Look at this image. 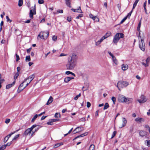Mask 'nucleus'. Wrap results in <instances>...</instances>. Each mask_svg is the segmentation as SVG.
<instances>
[{"label": "nucleus", "instance_id": "nucleus-1", "mask_svg": "<svg viewBox=\"0 0 150 150\" xmlns=\"http://www.w3.org/2000/svg\"><path fill=\"white\" fill-rule=\"evenodd\" d=\"M77 57L75 54H73L68 58V62L66 65L67 69L72 70L74 69L76 64Z\"/></svg>", "mask_w": 150, "mask_h": 150}, {"label": "nucleus", "instance_id": "nucleus-2", "mask_svg": "<svg viewBox=\"0 0 150 150\" xmlns=\"http://www.w3.org/2000/svg\"><path fill=\"white\" fill-rule=\"evenodd\" d=\"M124 37V35L122 33H117L115 35L113 40V42L117 45L119 40L121 38H123Z\"/></svg>", "mask_w": 150, "mask_h": 150}, {"label": "nucleus", "instance_id": "nucleus-3", "mask_svg": "<svg viewBox=\"0 0 150 150\" xmlns=\"http://www.w3.org/2000/svg\"><path fill=\"white\" fill-rule=\"evenodd\" d=\"M129 84V83L126 81H119L117 83V86L119 90L120 91L121 88L126 87Z\"/></svg>", "mask_w": 150, "mask_h": 150}, {"label": "nucleus", "instance_id": "nucleus-4", "mask_svg": "<svg viewBox=\"0 0 150 150\" xmlns=\"http://www.w3.org/2000/svg\"><path fill=\"white\" fill-rule=\"evenodd\" d=\"M118 100L119 102L129 103V101L128 98H126L124 96L119 94L118 97Z\"/></svg>", "mask_w": 150, "mask_h": 150}, {"label": "nucleus", "instance_id": "nucleus-5", "mask_svg": "<svg viewBox=\"0 0 150 150\" xmlns=\"http://www.w3.org/2000/svg\"><path fill=\"white\" fill-rule=\"evenodd\" d=\"M49 32L48 31L41 32L38 36V38H40L42 39H46L48 37Z\"/></svg>", "mask_w": 150, "mask_h": 150}, {"label": "nucleus", "instance_id": "nucleus-6", "mask_svg": "<svg viewBox=\"0 0 150 150\" xmlns=\"http://www.w3.org/2000/svg\"><path fill=\"white\" fill-rule=\"evenodd\" d=\"M36 14V6L35 4L33 8V9L30 11L29 13L30 17L31 19L33 18V15H35Z\"/></svg>", "mask_w": 150, "mask_h": 150}, {"label": "nucleus", "instance_id": "nucleus-7", "mask_svg": "<svg viewBox=\"0 0 150 150\" xmlns=\"http://www.w3.org/2000/svg\"><path fill=\"white\" fill-rule=\"evenodd\" d=\"M137 101L140 103H144L147 101V99L144 95H141L140 99L137 100Z\"/></svg>", "mask_w": 150, "mask_h": 150}, {"label": "nucleus", "instance_id": "nucleus-8", "mask_svg": "<svg viewBox=\"0 0 150 150\" xmlns=\"http://www.w3.org/2000/svg\"><path fill=\"white\" fill-rule=\"evenodd\" d=\"M19 130H17L9 134L6 136L4 139V143H6L8 139L9 138L11 137V136L15 133V132H17Z\"/></svg>", "mask_w": 150, "mask_h": 150}, {"label": "nucleus", "instance_id": "nucleus-9", "mask_svg": "<svg viewBox=\"0 0 150 150\" xmlns=\"http://www.w3.org/2000/svg\"><path fill=\"white\" fill-rule=\"evenodd\" d=\"M139 47L140 49L143 51H144L145 50V48H144V44H143V40L141 39V41L140 42H139Z\"/></svg>", "mask_w": 150, "mask_h": 150}, {"label": "nucleus", "instance_id": "nucleus-10", "mask_svg": "<svg viewBox=\"0 0 150 150\" xmlns=\"http://www.w3.org/2000/svg\"><path fill=\"white\" fill-rule=\"evenodd\" d=\"M32 130L30 128H28L26 129L23 133V135L26 136L29 134H30Z\"/></svg>", "mask_w": 150, "mask_h": 150}, {"label": "nucleus", "instance_id": "nucleus-11", "mask_svg": "<svg viewBox=\"0 0 150 150\" xmlns=\"http://www.w3.org/2000/svg\"><path fill=\"white\" fill-rule=\"evenodd\" d=\"M135 121L138 123H141L143 122H144V120L142 118L137 117L135 119Z\"/></svg>", "mask_w": 150, "mask_h": 150}, {"label": "nucleus", "instance_id": "nucleus-12", "mask_svg": "<svg viewBox=\"0 0 150 150\" xmlns=\"http://www.w3.org/2000/svg\"><path fill=\"white\" fill-rule=\"evenodd\" d=\"M81 127H78L73 131V132H74V134H75L83 130L81 129Z\"/></svg>", "mask_w": 150, "mask_h": 150}, {"label": "nucleus", "instance_id": "nucleus-13", "mask_svg": "<svg viewBox=\"0 0 150 150\" xmlns=\"http://www.w3.org/2000/svg\"><path fill=\"white\" fill-rule=\"evenodd\" d=\"M35 76V75L34 74H33L30 75L28 78L25 79V81H27L28 80V81L29 79H30V82H31L32 80L34 78Z\"/></svg>", "mask_w": 150, "mask_h": 150}, {"label": "nucleus", "instance_id": "nucleus-14", "mask_svg": "<svg viewBox=\"0 0 150 150\" xmlns=\"http://www.w3.org/2000/svg\"><path fill=\"white\" fill-rule=\"evenodd\" d=\"M111 34V33L110 32H107L101 38H103V40L107 38L108 37H109Z\"/></svg>", "mask_w": 150, "mask_h": 150}, {"label": "nucleus", "instance_id": "nucleus-15", "mask_svg": "<svg viewBox=\"0 0 150 150\" xmlns=\"http://www.w3.org/2000/svg\"><path fill=\"white\" fill-rule=\"evenodd\" d=\"M71 0H65V4L69 8H71Z\"/></svg>", "mask_w": 150, "mask_h": 150}, {"label": "nucleus", "instance_id": "nucleus-16", "mask_svg": "<svg viewBox=\"0 0 150 150\" xmlns=\"http://www.w3.org/2000/svg\"><path fill=\"white\" fill-rule=\"evenodd\" d=\"M71 10L72 11H73L75 12H77V11H78V12L79 13H82V10L81 9V7L80 6H79L78 8L76 9H75L74 8H72L71 9Z\"/></svg>", "mask_w": 150, "mask_h": 150}, {"label": "nucleus", "instance_id": "nucleus-17", "mask_svg": "<svg viewBox=\"0 0 150 150\" xmlns=\"http://www.w3.org/2000/svg\"><path fill=\"white\" fill-rule=\"evenodd\" d=\"M15 83V81H14L11 84L7 85L6 86V88L7 89H9L10 88L12 87L14 85Z\"/></svg>", "mask_w": 150, "mask_h": 150}, {"label": "nucleus", "instance_id": "nucleus-18", "mask_svg": "<svg viewBox=\"0 0 150 150\" xmlns=\"http://www.w3.org/2000/svg\"><path fill=\"white\" fill-rule=\"evenodd\" d=\"M128 68V66L127 64H123L122 65V69L124 71L127 70Z\"/></svg>", "mask_w": 150, "mask_h": 150}, {"label": "nucleus", "instance_id": "nucleus-19", "mask_svg": "<svg viewBox=\"0 0 150 150\" xmlns=\"http://www.w3.org/2000/svg\"><path fill=\"white\" fill-rule=\"evenodd\" d=\"M53 101V98L51 96H50L46 103V105H49Z\"/></svg>", "mask_w": 150, "mask_h": 150}, {"label": "nucleus", "instance_id": "nucleus-20", "mask_svg": "<svg viewBox=\"0 0 150 150\" xmlns=\"http://www.w3.org/2000/svg\"><path fill=\"white\" fill-rule=\"evenodd\" d=\"M146 134V132L143 130H141L139 132V135L142 137H144Z\"/></svg>", "mask_w": 150, "mask_h": 150}, {"label": "nucleus", "instance_id": "nucleus-21", "mask_svg": "<svg viewBox=\"0 0 150 150\" xmlns=\"http://www.w3.org/2000/svg\"><path fill=\"white\" fill-rule=\"evenodd\" d=\"M88 134V132H85V133H84L83 134H81L80 135H79V136L75 137L74 140V139H76L77 138H79V137H83V136H86V135H87Z\"/></svg>", "mask_w": 150, "mask_h": 150}, {"label": "nucleus", "instance_id": "nucleus-22", "mask_svg": "<svg viewBox=\"0 0 150 150\" xmlns=\"http://www.w3.org/2000/svg\"><path fill=\"white\" fill-rule=\"evenodd\" d=\"M127 120L125 118H123V120H122V126L121 127V128L125 126L127 124Z\"/></svg>", "mask_w": 150, "mask_h": 150}, {"label": "nucleus", "instance_id": "nucleus-23", "mask_svg": "<svg viewBox=\"0 0 150 150\" xmlns=\"http://www.w3.org/2000/svg\"><path fill=\"white\" fill-rule=\"evenodd\" d=\"M103 41V38H101L100 40L96 42L95 45L96 46H98Z\"/></svg>", "mask_w": 150, "mask_h": 150}, {"label": "nucleus", "instance_id": "nucleus-24", "mask_svg": "<svg viewBox=\"0 0 150 150\" xmlns=\"http://www.w3.org/2000/svg\"><path fill=\"white\" fill-rule=\"evenodd\" d=\"M89 17L93 19V20H94L96 18H97L98 20V21L99 19H98V18L96 16H94L93 15H92V14H90L89 15Z\"/></svg>", "mask_w": 150, "mask_h": 150}, {"label": "nucleus", "instance_id": "nucleus-25", "mask_svg": "<svg viewBox=\"0 0 150 150\" xmlns=\"http://www.w3.org/2000/svg\"><path fill=\"white\" fill-rule=\"evenodd\" d=\"M109 107L108 103H106L104 105L103 108V110H105L107 109Z\"/></svg>", "mask_w": 150, "mask_h": 150}, {"label": "nucleus", "instance_id": "nucleus-26", "mask_svg": "<svg viewBox=\"0 0 150 150\" xmlns=\"http://www.w3.org/2000/svg\"><path fill=\"white\" fill-rule=\"evenodd\" d=\"M70 81L69 77H67L64 78V81L66 83H67Z\"/></svg>", "mask_w": 150, "mask_h": 150}, {"label": "nucleus", "instance_id": "nucleus-27", "mask_svg": "<svg viewBox=\"0 0 150 150\" xmlns=\"http://www.w3.org/2000/svg\"><path fill=\"white\" fill-rule=\"evenodd\" d=\"M30 56L29 55L25 57V61L26 62H29L30 61Z\"/></svg>", "mask_w": 150, "mask_h": 150}, {"label": "nucleus", "instance_id": "nucleus-28", "mask_svg": "<svg viewBox=\"0 0 150 150\" xmlns=\"http://www.w3.org/2000/svg\"><path fill=\"white\" fill-rule=\"evenodd\" d=\"M23 0H19L18 5L19 6H21L23 5Z\"/></svg>", "mask_w": 150, "mask_h": 150}, {"label": "nucleus", "instance_id": "nucleus-29", "mask_svg": "<svg viewBox=\"0 0 150 150\" xmlns=\"http://www.w3.org/2000/svg\"><path fill=\"white\" fill-rule=\"evenodd\" d=\"M38 116V115L37 114L35 115L33 117V118L32 119L31 122H33L37 118Z\"/></svg>", "mask_w": 150, "mask_h": 150}, {"label": "nucleus", "instance_id": "nucleus-30", "mask_svg": "<svg viewBox=\"0 0 150 150\" xmlns=\"http://www.w3.org/2000/svg\"><path fill=\"white\" fill-rule=\"evenodd\" d=\"M141 21H140L138 25V27L137 28V30L138 31H139L140 30V28L141 26Z\"/></svg>", "mask_w": 150, "mask_h": 150}, {"label": "nucleus", "instance_id": "nucleus-31", "mask_svg": "<svg viewBox=\"0 0 150 150\" xmlns=\"http://www.w3.org/2000/svg\"><path fill=\"white\" fill-rule=\"evenodd\" d=\"M95 146L93 144L91 145L89 150H94Z\"/></svg>", "mask_w": 150, "mask_h": 150}, {"label": "nucleus", "instance_id": "nucleus-32", "mask_svg": "<svg viewBox=\"0 0 150 150\" xmlns=\"http://www.w3.org/2000/svg\"><path fill=\"white\" fill-rule=\"evenodd\" d=\"M111 99L113 102V104H115L116 100V98L115 97L113 96L112 97Z\"/></svg>", "mask_w": 150, "mask_h": 150}, {"label": "nucleus", "instance_id": "nucleus-33", "mask_svg": "<svg viewBox=\"0 0 150 150\" xmlns=\"http://www.w3.org/2000/svg\"><path fill=\"white\" fill-rule=\"evenodd\" d=\"M54 117H60V114L59 113H56L55 115H54Z\"/></svg>", "mask_w": 150, "mask_h": 150}, {"label": "nucleus", "instance_id": "nucleus-34", "mask_svg": "<svg viewBox=\"0 0 150 150\" xmlns=\"http://www.w3.org/2000/svg\"><path fill=\"white\" fill-rule=\"evenodd\" d=\"M63 10H57V12H56V13H54V14H57L58 13H63Z\"/></svg>", "mask_w": 150, "mask_h": 150}, {"label": "nucleus", "instance_id": "nucleus-35", "mask_svg": "<svg viewBox=\"0 0 150 150\" xmlns=\"http://www.w3.org/2000/svg\"><path fill=\"white\" fill-rule=\"evenodd\" d=\"M116 133H117V132L116 131H114V132H113V133L112 134V137H111V139H112L115 137L116 134Z\"/></svg>", "mask_w": 150, "mask_h": 150}, {"label": "nucleus", "instance_id": "nucleus-36", "mask_svg": "<svg viewBox=\"0 0 150 150\" xmlns=\"http://www.w3.org/2000/svg\"><path fill=\"white\" fill-rule=\"evenodd\" d=\"M20 134H18L16 136H15L12 139V141L14 140H16L19 136Z\"/></svg>", "mask_w": 150, "mask_h": 150}, {"label": "nucleus", "instance_id": "nucleus-37", "mask_svg": "<svg viewBox=\"0 0 150 150\" xmlns=\"http://www.w3.org/2000/svg\"><path fill=\"white\" fill-rule=\"evenodd\" d=\"M50 121L48 122H47V124L48 125H53V122L52 119L50 120Z\"/></svg>", "mask_w": 150, "mask_h": 150}, {"label": "nucleus", "instance_id": "nucleus-38", "mask_svg": "<svg viewBox=\"0 0 150 150\" xmlns=\"http://www.w3.org/2000/svg\"><path fill=\"white\" fill-rule=\"evenodd\" d=\"M150 59V58L149 57H148L147 58L146 60V62L147 63V66H149V62Z\"/></svg>", "mask_w": 150, "mask_h": 150}, {"label": "nucleus", "instance_id": "nucleus-39", "mask_svg": "<svg viewBox=\"0 0 150 150\" xmlns=\"http://www.w3.org/2000/svg\"><path fill=\"white\" fill-rule=\"evenodd\" d=\"M138 2L137 1H135V2H134V4H133L132 9H134L137 6Z\"/></svg>", "mask_w": 150, "mask_h": 150}, {"label": "nucleus", "instance_id": "nucleus-40", "mask_svg": "<svg viewBox=\"0 0 150 150\" xmlns=\"http://www.w3.org/2000/svg\"><path fill=\"white\" fill-rule=\"evenodd\" d=\"M127 18V16H126L125 18H124L120 22V24H122L123 22H124Z\"/></svg>", "mask_w": 150, "mask_h": 150}, {"label": "nucleus", "instance_id": "nucleus-41", "mask_svg": "<svg viewBox=\"0 0 150 150\" xmlns=\"http://www.w3.org/2000/svg\"><path fill=\"white\" fill-rule=\"evenodd\" d=\"M81 94L80 93L79 95H77L74 98V100H77L78 99V98L81 96Z\"/></svg>", "mask_w": 150, "mask_h": 150}, {"label": "nucleus", "instance_id": "nucleus-42", "mask_svg": "<svg viewBox=\"0 0 150 150\" xmlns=\"http://www.w3.org/2000/svg\"><path fill=\"white\" fill-rule=\"evenodd\" d=\"M113 62L115 63L116 65L117 64V61L116 59V58L115 57V58L112 59Z\"/></svg>", "mask_w": 150, "mask_h": 150}, {"label": "nucleus", "instance_id": "nucleus-43", "mask_svg": "<svg viewBox=\"0 0 150 150\" xmlns=\"http://www.w3.org/2000/svg\"><path fill=\"white\" fill-rule=\"evenodd\" d=\"M6 148L5 146L4 145H3L0 147V150H4Z\"/></svg>", "mask_w": 150, "mask_h": 150}, {"label": "nucleus", "instance_id": "nucleus-44", "mask_svg": "<svg viewBox=\"0 0 150 150\" xmlns=\"http://www.w3.org/2000/svg\"><path fill=\"white\" fill-rule=\"evenodd\" d=\"M12 141H11L10 142H8L6 144L4 145L6 147L7 146H9L12 144Z\"/></svg>", "mask_w": 150, "mask_h": 150}, {"label": "nucleus", "instance_id": "nucleus-45", "mask_svg": "<svg viewBox=\"0 0 150 150\" xmlns=\"http://www.w3.org/2000/svg\"><path fill=\"white\" fill-rule=\"evenodd\" d=\"M146 145L148 146H150V140H146Z\"/></svg>", "mask_w": 150, "mask_h": 150}, {"label": "nucleus", "instance_id": "nucleus-46", "mask_svg": "<svg viewBox=\"0 0 150 150\" xmlns=\"http://www.w3.org/2000/svg\"><path fill=\"white\" fill-rule=\"evenodd\" d=\"M6 18L7 19V22H9L10 23H11L12 21L9 19L8 16H6Z\"/></svg>", "mask_w": 150, "mask_h": 150}, {"label": "nucleus", "instance_id": "nucleus-47", "mask_svg": "<svg viewBox=\"0 0 150 150\" xmlns=\"http://www.w3.org/2000/svg\"><path fill=\"white\" fill-rule=\"evenodd\" d=\"M108 54H109V55L111 56L112 59L115 58V57L110 52V51H108Z\"/></svg>", "mask_w": 150, "mask_h": 150}, {"label": "nucleus", "instance_id": "nucleus-48", "mask_svg": "<svg viewBox=\"0 0 150 150\" xmlns=\"http://www.w3.org/2000/svg\"><path fill=\"white\" fill-rule=\"evenodd\" d=\"M83 16V15L82 14H80L76 17V18L77 19H79L80 18L82 17Z\"/></svg>", "mask_w": 150, "mask_h": 150}, {"label": "nucleus", "instance_id": "nucleus-49", "mask_svg": "<svg viewBox=\"0 0 150 150\" xmlns=\"http://www.w3.org/2000/svg\"><path fill=\"white\" fill-rule=\"evenodd\" d=\"M88 86L84 87L83 86L82 88L83 91H86L88 89Z\"/></svg>", "mask_w": 150, "mask_h": 150}, {"label": "nucleus", "instance_id": "nucleus-50", "mask_svg": "<svg viewBox=\"0 0 150 150\" xmlns=\"http://www.w3.org/2000/svg\"><path fill=\"white\" fill-rule=\"evenodd\" d=\"M67 20L69 22H70L72 20L71 17V16H68L67 17Z\"/></svg>", "mask_w": 150, "mask_h": 150}, {"label": "nucleus", "instance_id": "nucleus-51", "mask_svg": "<svg viewBox=\"0 0 150 150\" xmlns=\"http://www.w3.org/2000/svg\"><path fill=\"white\" fill-rule=\"evenodd\" d=\"M10 121V119H6L5 121V123H6V124H8L9 123Z\"/></svg>", "mask_w": 150, "mask_h": 150}, {"label": "nucleus", "instance_id": "nucleus-52", "mask_svg": "<svg viewBox=\"0 0 150 150\" xmlns=\"http://www.w3.org/2000/svg\"><path fill=\"white\" fill-rule=\"evenodd\" d=\"M16 61L17 62L20 59L19 56L17 54H16Z\"/></svg>", "mask_w": 150, "mask_h": 150}, {"label": "nucleus", "instance_id": "nucleus-53", "mask_svg": "<svg viewBox=\"0 0 150 150\" xmlns=\"http://www.w3.org/2000/svg\"><path fill=\"white\" fill-rule=\"evenodd\" d=\"M57 36L55 35H54L53 36L52 39L54 41H56L57 40Z\"/></svg>", "mask_w": 150, "mask_h": 150}, {"label": "nucleus", "instance_id": "nucleus-54", "mask_svg": "<svg viewBox=\"0 0 150 150\" xmlns=\"http://www.w3.org/2000/svg\"><path fill=\"white\" fill-rule=\"evenodd\" d=\"M145 127L146 129H148L149 131L150 130V127L148 125H145L144 126Z\"/></svg>", "mask_w": 150, "mask_h": 150}, {"label": "nucleus", "instance_id": "nucleus-55", "mask_svg": "<svg viewBox=\"0 0 150 150\" xmlns=\"http://www.w3.org/2000/svg\"><path fill=\"white\" fill-rule=\"evenodd\" d=\"M26 81H25V80L23 81L19 86V88H20L21 87L23 86V83H24Z\"/></svg>", "mask_w": 150, "mask_h": 150}, {"label": "nucleus", "instance_id": "nucleus-56", "mask_svg": "<svg viewBox=\"0 0 150 150\" xmlns=\"http://www.w3.org/2000/svg\"><path fill=\"white\" fill-rule=\"evenodd\" d=\"M38 2L39 4H42L44 3L43 0H38Z\"/></svg>", "mask_w": 150, "mask_h": 150}, {"label": "nucleus", "instance_id": "nucleus-57", "mask_svg": "<svg viewBox=\"0 0 150 150\" xmlns=\"http://www.w3.org/2000/svg\"><path fill=\"white\" fill-rule=\"evenodd\" d=\"M37 126V125H33L30 128L32 130Z\"/></svg>", "mask_w": 150, "mask_h": 150}, {"label": "nucleus", "instance_id": "nucleus-58", "mask_svg": "<svg viewBox=\"0 0 150 150\" xmlns=\"http://www.w3.org/2000/svg\"><path fill=\"white\" fill-rule=\"evenodd\" d=\"M91 105V104L89 102H88L87 103V107L89 108L90 107Z\"/></svg>", "mask_w": 150, "mask_h": 150}, {"label": "nucleus", "instance_id": "nucleus-59", "mask_svg": "<svg viewBox=\"0 0 150 150\" xmlns=\"http://www.w3.org/2000/svg\"><path fill=\"white\" fill-rule=\"evenodd\" d=\"M24 89L21 88V89H20V88H18V90H17V92L18 93H20L21 91H22Z\"/></svg>", "mask_w": 150, "mask_h": 150}, {"label": "nucleus", "instance_id": "nucleus-60", "mask_svg": "<svg viewBox=\"0 0 150 150\" xmlns=\"http://www.w3.org/2000/svg\"><path fill=\"white\" fill-rule=\"evenodd\" d=\"M85 118L83 117L79 120V121H85Z\"/></svg>", "mask_w": 150, "mask_h": 150}, {"label": "nucleus", "instance_id": "nucleus-61", "mask_svg": "<svg viewBox=\"0 0 150 150\" xmlns=\"http://www.w3.org/2000/svg\"><path fill=\"white\" fill-rule=\"evenodd\" d=\"M52 121L53 122H55L59 121V119H52Z\"/></svg>", "mask_w": 150, "mask_h": 150}, {"label": "nucleus", "instance_id": "nucleus-62", "mask_svg": "<svg viewBox=\"0 0 150 150\" xmlns=\"http://www.w3.org/2000/svg\"><path fill=\"white\" fill-rule=\"evenodd\" d=\"M71 72L70 71H67L65 72V74L67 75L71 74Z\"/></svg>", "mask_w": 150, "mask_h": 150}, {"label": "nucleus", "instance_id": "nucleus-63", "mask_svg": "<svg viewBox=\"0 0 150 150\" xmlns=\"http://www.w3.org/2000/svg\"><path fill=\"white\" fill-rule=\"evenodd\" d=\"M47 117V116H42L41 118V120H44V119H45Z\"/></svg>", "mask_w": 150, "mask_h": 150}, {"label": "nucleus", "instance_id": "nucleus-64", "mask_svg": "<svg viewBox=\"0 0 150 150\" xmlns=\"http://www.w3.org/2000/svg\"><path fill=\"white\" fill-rule=\"evenodd\" d=\"M31 48H30L28 49L27 50V52L28 53H29L30 52V51L31 50Z\"/></svg>", "mask_w": 150, "mask_h": 150}]
</instances>
